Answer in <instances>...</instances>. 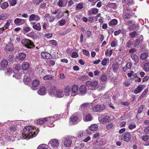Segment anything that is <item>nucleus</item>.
<instances>
[{
  "mask_svg": "<svg viewBox=\"0 0 149 149\" xmlns=\"http://www.w3.org/2000/svg\"><path fill=\"white\" fill-rule=\"evenodd\" d=\"M24 134L25 136L29 139L32 138L36 136L37 133L34 131V128L31 127L27 126L24 129Z\"/></svg>",
  "mask_w": 149,
  "mask_h": 149,
  "instance_id": "nucleus-1",
  "label": "nucleus"
},
{
  "mask_svg": "<svg viewBox=\"0 0 149 149\" xmlns=\"http://www.w3.org/2000/svg\"><path fill=\"white\" fill-rule=\"evenodd\" d=\"M55 117H48L45 118H41L40 119H38L36 121V123L39 124H43L45 123V122L49 120L51 121V123L50 124H48V126L50 127H53V125H52V123L55 120Z\"/></svg>",
  "mask_w": 149,
  "mask_h": 149,
  "instance_id": "nucleus-2",
  "label": "nucleus"
},
{
  "mask_svg": "<svg viewBox=\"0 0 149 149\" xmlns=\"http://www.w3.org/2000/svg\"><path fill=\"white\" fill-rule=\"evenodd\" d=\"M81 117V116L79 113H75L70 116V121L74 124H76L79 121Z\"/></svg>",
  "mask_w": 149,
  "mask_h": 149,
  "instance_id": "nucleus-3",
  "label": "nucleus"
},
{
  "mask_svg": "<svg viewBox=\"0 0 149 149\" xmlns=\"http://www.w3.org/2000/svg\"><path fill=\"white\" fill-rule=\"evenodd\" d=\"M98 83L97 81H95L92 82L89 81L86 83V84L91 90H95L98 88Z\"/></svg>",
  "mask_w": 149,
  "mask_h": 149,
  "instance_id": "nucleus-4",
  "label": "nucleus"
},
{
  "mask_svg": "<svg viewBox=\"0 0 149 149\" xmlns=\"http://www.w3.org/2000/svg\"><path fill=\"white\" fill-rule=\"evenodd\" d=\"M22 44L28 49H31L34 46L33 43L28 39H24L22 41Z\"/></svg>",
  "mask_w": 149,
  "mask_h": 149,
  "instance_id": "nucleus-5",
  "label": "nucleus"
},
{
  "mask_svg": "<svg viewBox=\"0 0 149 149\" xmlns=\"http://www.w3.org/2000/svg\"><path fill=\"white\" fill-rule=\"evenodd\" d=\"M72 137L66 136L63 139V141L64 146L67 147H70L72 143V141L71 139Z\"/></svg>",
  "mask_w": 149,
  "mask_h": 149,
  "instance_id": "nucleus-6",
  "label": "nucleus"
},
{
  "mask_svg": "<svg viewBox=\"0 0 149 149\" xmlns=\"http://www.w3.org/2000/svg\"><path fill=\"white\" fill-rule=\"evenodd\" d=\"M105 108V106L103 104H97L93 107V109L94 111L100 112Z\"/></svg>",
  "mask_w": 149,
  "mask_h": 149,
  "instance_id": "nucleus-7",
  "label": "nucleus"
},
{
  "mask_svg": "<svg viewBox=\"0 0 149 149\" xmlns=\"http://www.w3.org/2000/svg\"><path fill=\"white\" fill-rule=\"evenodd\" d=\"M79 90L78 86L76 84L74 85L71 87V95L74 96L77 94Z\"/></svg>",
  "mask_w": 149,
  "mask_h": 149,
  "instance_id": "nucleus-8",
  "label": "nucleus"
},
{
  "mask_svg": "<svg viewBox=\"0 0 149 149\" xmlns=\"http://www.w3.org/2000/svg\"><path fill=\"white\" fill-rule=\"evenodd\" d=\"M48 146L49 147L55 148L58 146V142L56 139H52L49 141Z\"/></svg>",
  "mask_w": 149,
  "mask_h": 149,
  "instance_id": "nucleus-9",
  "label": "nucleus"
},
{
  "mask_svg": "<svg viewBox=\"0 0 149 149\" xmlns=\"http://www.w3.org/2000/svg\"><path fill=\"white\" fill-rule=\"evenodd\" d=\"M40 17L38 15L32 14L29 16V20L30 22L33 21L38 22L40 20Z\"/></svg>",
  "mask_w": 149,
  "mask_h": 149,
  "instance_id": "nucleus-10",
  "label": "nucleus"
},
{
  "mask_svg": "<svg viewBox=\"0 0 149 149\" xmlns=\"http://www.w3.org/2000/svg\"><path fill=\"white\" fill-rule=\"evenodd\" d=\"M122 135L125 141L128 142L130 141L132 138V136L130 133L128 132H125Z\"/></svg>",
  "mask_w": 149,
  "mask_h": 149,
  "instance_id": "nucleus-11",
  "label": "nucleus"
},
{
  "mask_svg": "<svg viewBox=\"0 0 149 149\" xmlns=\"http://www.w3.org/2000/svg\"><path fill=\"white\" fill-rule=\"evenodd\" d=\"M132 12L130 10H125L124 12L123 18V19H126L130 18L131 17Z\"/></svg>",
  "mask_w": 149,
  "mask_h": 149,
  "instance_id": "nucleus-12",
  "label": "nucleus"
},
{
  "mask_svg": "<svg viewBox=\"0 0 149 149\" xmlns=\"http://www.w3.org/2000/svg\"><path fill=\"white\" fill-rule=\"evenodd\" d=\"M57 88L54 86H52L50 88V90L49 91V95L52 96H54L56 95V93L57 91Z\"/></svg>",
  "mask_w": 149,
  "mask_h": 149,
  "instance_id": "nucleus-13",
  "label": "nucleus"
},
{
  "mask_svg": "<svg viewBox=\"0 0 149 149\" xmlns=\"http://www.w3.org/2000/svg\"><path fill=\"white\" fill-rule=\"evenodd\" d=\"M71 87L69 85L66 86L64 88V92L66 96H69L71 94Z\"/></svg>",
  "mask_w": 149,
  "mask_h": 149,
  "instance_id": "nucleus-14",
  "label": "nucleus"
},
{
  "mask_svg": "<svg viewBox=\"0 0 149 149\" xmlns=\"http://www.w3.org/2000/svg\"><path fill=\"white\" fill-rule=\"evenodd\" d=\"M101 121L103 123L109 122L110 120V118L109 116L102 115L101 116Z\"/></svg>",
  "mask_w": 149,
  "mask_h": 149,
  "instance_id": "nucleus-15",
  "label": "nucleus"
},
{
  "mask_svg": "<svg viewBox=\"0 0 149 149\" xmlns=\"http://www.w3.org/2000/svg\"><path fill=\"white\" fill-rule=\"evenodd\" d=\"M145 85L143 84L139 85L135 89L134 93L135 94H137L140 93L145 87Z\"/></svg>",
  "mask_w": 149,
  "mask_h": 149,
  "instance_id": "nucleus-16",
  "label": "nucleus"
},
{
  "mask_svg": "<svg viewBox=\"0 0 149 149\" xmlns=\"http://www.w3.org/2000/svg\"><path fill=\"white\" fill-rule=\"evenodd\" d=\"M14 22L15 24L17 25H22L25 23V20L17 18L15 19Z\"/></svg>",
  "mask_w": 149,
  "mask_h": 149,
  "instance_id": "nucleus-17",
  "label": "nucleus"
},
{
  "mask_svg": "<svg viewBox=\"0 0 149 149\" xmlns=\"http://www.w3.org/2000/svg\"><path fill=\"white\" fill-rule=\"evenodd\" d=\"M79 90L80 93L82 95H85L87 92V88L85 85H82L80 86Z\"/></svg>",
  "mask_w": 149,
  "mask_h": 149,
  "instance_id": "nucleus-18",
  "label": "nucleus"
},
{
  "mask_svg": "<svg viewBox=\"0 0 149 149\" xmlns=\"http://www.w3.org/2000/svg\"><path fill=\"white\" fill-rule=\"evenodd\" d=\"M46 88L45 87L42 86L41 87L38 91V93L40 95H44L46 94Z\"/></svg>",
  "mask_w": 149,
  "mask_h": 149,
  "instance_id": "nucleus-19",
  "label": "nucleus"
},
{
  "mask_svg": "<svg viewBox=\"0 0 149 149\" xmlns=\"http://www.w3.org/2000/svg\"><path fill=\"white\" fill-rule=\"evenodd\" d=\"M67 3V0H59L58 2V5L60 7H65Z\"/></svg>",
  "mask_w": 149,
  "mask_h": 149,
  "instance_id": "nucleus-20",
  "label": "nucleus"
},
{
  "mask_svg": "<svg viewBox=\"0 0 149 149\" xmlns=\"http://www.w3.org/2000/svg\"><path fill=\"white\" fill-rule=\"evenodd\" d=\"M42 57L44 59H48L52 57V55L46 52H42L41 54Z\"/></svg>",
  "mask_w": 149,
  "mask_h": 149,
  "instance_id": "nucleus-21",
  "label": "nucleus"
},
{
  "mask_svg": "<svg viewBox=\"0 0 149 149\" xmlns=\"http://www.w3.org/2000/svg\"><path fill=\"white\" fill-rule=\"evenodd\" d=\"M90 104L89 103H85L81 104L80 106V109L82 111H84L86 110L87 108L89 107Z\"/></svg>",
  "mask_w": 149,
  "mask_h": 149,
  "instance_id": "nucleus-22",
  "label": "nucleus"
},
{
  "mask_svg": "<svg viewBox=\"0 0 149 149\" xmlns=\"http://www.w3.org/2000/svg\"><path fill=\"white\" fill-rule=\"evenodd\" d=\"M45 17L46 20L49 22H53L54 20V16H50L48 14H46L45 15Z\"/></svg>",
  "mask_w": 149,
  "mask_h": 149,
  "instance_id": "nucleus-23",
  "label": "nucleus"
},
{
  "mask_svg": "<svg viewBox=\"0 0 149 149\" xmlns=\"http://www.w3.org/2000/svg\"><path fill=\"white\" fill-rule=\"evenodd\" d=\"M99 11V10L97 8H92L88 11L89 15H96Z\"/></svg>",
  "mask_w": 149,
  "mask_h": 149,
  "instance_id": "nucleus-24",
  "label": "nucleus"
},
{
  "mask_svg": "<svg viewBox=\"0 0 149 149\" xmlns=\"http://www.w3.org/2000/svg\"><path fill=\"white\" fill-rule=\"evenodd\" d=\"M40 84L39 81L38 79H35L33 80L32 83V88L33 90H34L35 88L38 87ZM36 89H35V90Z\"/></svg>",
  "mask_w": 149,
  "mask_h": 149,
  "instance_id": "nucleus-25",
  "label": "nucleus"
},
{
  "mask_svg": "<svg viewBox=\"0 0 149 149\" xmlns=\"http://www.w3.org/2000/svg\"><path fill=\"white\" fill-rule=\"evenodd\" d=\"M107 6L108 7L111 8L113 9H116L117 8V5L115 3H109L108 4Z\"/></svg>",
  "mask_w": 149,
  "mask_h": 149,
  "instance_id": "nucleus-26",
  "label": "nucleus"
},
{
  "mask_svg": "<svg viewBox=\"0 0 149 149\" xmlns=\"http://www.w3.org/2000/svg\"><path fill=\"white\" fill-rule=\"evenodd\" d=\"M33 28L38 31H40L41 30V27L39 23L36 24L33 26Z\"/></svg>",
  "mask_w": 149,
  "mask_h": 149,
  "instance_id": "nucleus-27",
  "label": "nucleus"
},
{
  "mask_svg": "<svg viewBox=\"0 0 149 149\" xmlns=\"http://www.w3.org/2000/svg\"><path fill=\"white\" fill-rule=\"evenodd\" d=\"M118 23V21L116 19H113L111 20L109 23V26H113L116 25Z\"/></svg>",
  "mask_w": 149,
  "mask_h": 149,
  "instance_id": "nucleus-28",
  "label": "nucleus"
},
{
  "mask_svg": "<svg viewBox=\"0 0 149 149\" xmlns=\"http://www.w3.org/2000/svg\"><path fill=\"white\" fill-rule=\"evenodd\" d=\"M148 91V88H147L145 89L143 92V93H142V94L139 97L138 99L139 100H141L143 99L144 97L146 95Z\"/></svg>",
  "mask_w": 149,
  "mask_h": 149,
  "instance_id": "nucleus-29",
  "label": "nucleus"
},
{
  "mask_svg": "<svg viewBox=\"0 0 149 149\" xmlns=\"http://www.w3.org/2000/svg\"><path fill=\"white\" fill-rule=\"evenodd\" d=\"M56 94L54 96L56 97H61L63 96V92L60 90H57L56 91Z\"/></svg>",
  "mask_w": 149,
  "mask_h": 149,
  "instance_id": "nucleus-30",
  "label": "nucleus"
},
{
  "mask_svg": "<svg viewBox=\"0 0 149 149\" xmlns=\"http://www.w3.org/2000/svg\"><path fill=\"white\" fill-rule=\"evenodd\" d=\"M30 65L28 62L23 63L22 66V68L23 70H26L29 69Z\"/></svg>",
  "mask_w": 149,
  "mask_h": 149,
  "instance_id": "nucleus-31",
  "label": "nucleus"
},
{
  "mask_svg": "<svg viewBox=\"0 0 149 149\" xmlns=\"http://www.w3.org/2000/svg\"><path fill=\"white\" fill-rule=\"evenodd\" d=\"M97 128L98 126L95 124L91 125L89 127L90 130L92 131H94L97 130Z\"/></svg>",
  "mask_w": 149,
  "mask_h": 149,
  "instance_id": "nucleus-32",
  "label": "nucleus"
},
{
  "mask_svg": "<svg viewBox=\"0 0 149 149\" xmlns=\"http://www.w3.org/2000/svg\"><path fill=\"white\" fill-rule=\"evenodd\" d=\"M131 56L133 60L136 62L139 61V59L137 56L134 54L132 53L131 54Z\"/></svg>",
  "mask_w": 149,
  "mask_h": 149,
  "instance_id": "nucleus-33",
  "label": "nucleus"
},
{
  "mask_svg": "<svg viewBox=\"0 0 149 149\" xmlns=\"http://www.w3.org/2000/svg\"><path fill=\"white\" fill-rule=\"evenodd\" d=\"M1 64L3 68L6 67L8 64V62L6 59L3 60L1 61Z\"/></svg>",
  "mask_w": 149,
  "mask_h": 149,
  "instance_id": "nucleus-34",
  "label": "nucleus"
},
{
  "mask_svg": "<svg viewBox=\"0 0 149 149\" xmlns=\"http://www.w3.org/2000/svg\"><path fill=\"white\" fill-rule=\"evenodd\" d=\"M112 68L113 72H116L118 68V65L117 63H114L112 65Z\"/></svg>",
  "mask_w": 149,
  "mask_h": 149,
  "instance_id": "nucleus-35",
  "label": "nucleus"
},
{
  "mask_svg": "<svg viewBox=\"0 0 149 149\" xmlns=\"http://www.w3.org/2000/svg\"><path fill=\"white\" fill-rule=\"evenodd\" d=\"M26 57V54L24 53H20L18 56V58L20 60L24 59Z\"/></svg>",
  "mask_w": 149,
  "mask_h": 149,
  "instance_id": "nucleus-36",
  "label": "nucleus"
},
{
  "mask_svg": "<svg viewBox=\"0 0 149 149\" xmlns=\"http://www.w3.org/2000/svg\"><path fill=\"white\" fill-rule=\"evenodd\" d=\"M6 49L8 51H11L13 49V46L12 45H8L5 47Z\"/></svg>",
  "mask_w": 149,
  "mask_h": 149,
  "instance_id": "nucleus-37",
  "label": "nucleus"
},
{
  "mask_svg": "<svg viewBox=\"0 0 149 149\" xmlns=\"http://www.w3.org/2000/svg\"><path fill=\"white\" fill-rule=\"evenodd\" d=\"M143 69L146 72L149 71V63H146L143 66Z\"/></svg>",
  "mask_w": 149,
  "mask_h": 149,
  "instance_id": "nucleus-38",
  "label": "nucleus"
},
{
  "mask_svg": "<svg viewBox=\"0 0 149 149\" xmlns=\"http://www.w3.org/2000/svg\"><path fill=\"white\" fill-rule=\"evenodd\" d=\"M109 60L108 58H104L102 61L101 64L104 66L106 65L107 63H109Z\"/></svg>",
  "mask_w": 149,
  "mask_h": 149,
  "instance_id": "nucleus-39",
  "label": "nucleus"
},
{
  "mask_svg": "<svg viewBox=\"0 0 149 149\" xmlns=\"http://www.w3.org/2000/svg\"><path fill=\"white\" fill-rule=\"evenodd\" d=\"M142 139L144 141H146L147 140H148L147 145H149V137L148 135L144 136L142 137Z\"/></svg>",
  "mask_w": 149,
  "mask_h": 149,
  "instance_id": "nucleus-40",
  "label": "nucleus"
},
{
  "mask_svg": "<svg viewBox=\"0 0 149 149\" xmlns=\"http://www.w3.org/2000/svg\"><path fill=\"white\" fill-rule=\"evenodd\" d=\"M47 63L50 66H53L55 64V62L53 60H49L47 61Z\"/></svg>",
  "mask_w": 149,
  "mask_h": 149,
  "instance_id": "nucleus-41",
  "label": "nucleus"
},
{
  "mask_svg": "<svg viewBox=\"0 0 149 149\" xmlns=\"http://www.w3.org/2000/svg\"><path fill=\"white\" fill-rule=\"evenodd\" d=\"M148 56V54L146 53H143L140 56V58L142 60H144L146 59Z\"/></svg>",
  "mask_w": 149,
  "mask_h": 149,
  "instance_id": "nucleus-42",
  "label": "nucleus"
},
{
  "mask_svg": "<svg viewBox=\"0 0 149 149\" xmlns=\"http://www.w3.org/2000/svg\"><path fill=\"white\" fill-rule=\"evenodd\" d=\"M84 120L86 121H91L92 120V117L90 114H88L86 115Z\"/></svg>",
  "mask_w": 149,
  "mask_h": 149,
  "instance_id": "nucleus-43",
  "label": "nucleus"
},
{
  "mask_svg": "<svg viewBox=\"0 0 149 149\" xmlns=\"http://www.w3.org/2000/svg\"><path fill=\"white\" fill-rule=\"evenodd\" d=\"M140 43V42L139 40L136 39L135 40L133 43V45L134 47H136Z\"/></svg>",
  "mask_w": 149,
  "mask_h": 149,
  "instance_id": "nucleus-44",
  "label": "nucleus"
},
{
  "mask_svg": "<svg viewBox=\"0 0 149 149\" xmlns=\"http://www.w3.org/2000/svg\"><path fill=\"white\" fill-rule=\"evenodd\" d=\"M83 7V4L82 3H80L77 5L76 7V10L81 9Z\"/></svg>",
  "mask_w": 149,
  "mask_h": 149,
  "instance_id": "nucleus-45",
  "label": "nucleus"
},
{
  "mask_svg": "<svg viewBox=\"0 0 149 149\" xmlns=\"http://www.w3.org/2000/svg\"><path fill=\"white\" fill-rule=\"evenodd\" d=\"M8 2H3L1 6V8L2 9H5L8 6Z\"/></svg>",
  "mask_w": 149,
  "mask_h": 149,
  "instance_id": "nucleus-46",
  "label": "nucleus"
},
{
  "mask_svg": "<svg viewBox=\"0 0 149 149\" xmlns=\"http://www.w3.org/2000/svg\"><path fill=\"white\" fill-rule=\"evenodd\" d=\"M136 27V24H133L130 25L128 27V29L131 30H134Z\"/></svg>",
  "mask_w": 149,
  "mask_h": 149,
  "instance_id": "nucleus-47",
  "label": "nucleus"
},
{
  "mask_svg": "<svg viewBox=\"0 0 149 149\" xmlns=\"http://www.w3.org/2000/svg\"><path fill=\"white\" fill-rule=\"evenodd\" d=\"M24 82L26 83H30L31 82V77H26V78H24Z\"/></svg>",
  "mask_w": 149,
  "mask_h": 149,
  "instance_id": "nucleus-48",
  "label": "nucleus"
},
{
  "mask_svg": "<svg viewBox=\"0 0 149 149\" xmlns=\"http://www.w3.org/2000/svg\"><path fill=\"white\" fill-rule=\"evenodd\" d=\"M117 41L116 40L113 41L111 43V46L112 47H114L116 46L117 44Z\"/></svg>",
  "mask_w": 149,
  "mask_h": 149,
  "instance_id": "nucleus-49",
  "label": "nucleus"
},
{
  "mask_svg": "<svg viewBox=\"0 0 149 149\" xmlns=\"http://www.w3.org/2000/svg\"><path fill=\"white\" fill-rule=\"evenodd\" d=\"M79 55L77 53L75 52H73L72 54L71 57L72 58H77L78 57Z\"/></svg>",
  "mask_w": 149,
  "mask_h": 149,
  "instance_id": "nucleus-50",
  "label": "nucleus"
},
{
  "mask_svg": "<svg viewBox=\"0 0 149 149\" xmlns=\"http://www.w3.org/2000/svg\"><path fill=\"white\" fill-rule=\"evenodd\" d=\"M137 33L135 31H134L130 34V36L131 38H132L134 37L137 35Z\"/></svg>",
  "mask_w": 149,
  "mask_h": 149,
  "instance_id": "nucleus-51",
  "label": "nucleus"
},
{
  "mask_svg": "<svg viewBox=\"0 0 149 149\" xmlns=\"http://www.w3.org/2000/svg\"><path fill=\"white\" fill-rule=\"evenodd\" d=\"M136 127V125L135 124H130L128 126V128L130 130H132L135 128Z\"/></svg>",
  "mask_w": 149,
  "mask_h": 149,
  "instance_id": "nucleus-52",
  "label": "nucleus"
},
{
  "mask_svg": "<svg viewBox=\"0 0 149 149\" xmlns=\"http://www.w3.org/2000/svg\"><path fill=\"white\" fill-rule=\"evenodd\" d=\"M58 23H59V25L61 26H62L65 23V20L62 19L59 21Z\"/></svg>",
  "mask_w": 149,
  "mask_h": 149,
  "instance_id": "nucleus-53",
  "label": "nucleus"
},
{
  "mask_svg": "<svg viewBox=\"0 0 149 149\" xmlns=\"http://www.w3.org/2000/svg\"><path fill=\"white\" fill-rule=\"evenodd\" d=\"M49 44L53 45L56 46L57 44V42L55 40H52L50 41Z\"/></svg>",
  "mask_w": 149,
  "mask_h": 149,
  "instance_id": "nucleus-54",
  "label": "nucleus"
},
{
  "mask_svg": "<svg viewBox=\"0 0 149 149\" xmlns=\"http://www.w3.org/2000/svg\"><path fill=\"white\" fill-rule=\"evenodd\" d=\"M52 78V77L51 75H48L45 76L43 77L44 80L51 79Z\"/></svg>",
  "mask_w": 149,
  "mask_h": 149,
  "instance_id": "nucleus-55",
  "label": "nucleus"
},
{
  "mask_svg": "<svg viewBox=\"0 0 149 149\" xmlns=\"http://www.w3.org/2000/svg\"><path fill=\"white\" fill-rule=\"evenodd\" d=\"M17 3L16 0H10L9 3L12 6L15 5Z\"/></svg>",
  "mask_w": 149,
  "mask_h": 149,
  "instance_id": "nucleus-56",
  "label": "nucleus"
},
{
  "mask_svg": "<svg viewBox=\"0 0 149 149\" xmlns=\"http://www.w3.org/2000/svg\"><path fill=\"white\" fill-rule=\"evenodd\" d=\"M82 52L83 53L87 56H90V54L89 52L86 50L83 49L82 50Z\"/></svg>",
  "mask_w": 149,
  "mask_h": 149,
  "instance_id": "nucleus-57",
  "label": "nucleus"
},
{
  "mask_svg": "<svg viewBox=\"0 0 149 149\" xmlns=\"http://www.w3.org/2000/svg\"><path fill=\"white\" fill-rule=\"evenodd\" d=\"M7 15L5 14H2L0 15V20H3L7 17Z\"/></svg>",
  "mask_w": 149,
  "mask_h": 149,
  "instance_id": "nucleus-58",
  "label": "nucleus"
},
{
  "mask_svg": "<svg viewBox=\"0 0 149 149\" xmlns=\"http://www.w3.org/2000/svg\"><path fill=\"white\" fill-rule=\"evenodd\" d=\"M84 136L83 132L82 131H80L77 134V136L78 138L83 137Z\"/></svg>",
  "mask_w": 149,
  "mask_h": 149,
  "instance_id": "nucleus-59",
  "label": "nucleus"
},
{
  "mask_svg": "<svg viewBox=\"0 0 149 149\" xmlns=\"http://www.w3.org/2000/svg\"><path fill=\"white\" fill-rule=\"evenodd\" d=\"M132 45V42L130 40H129L126 44L127 46L129 48L131 47Z\"/></svg>",
  "mask_w": 149,
  "mask_h": 149,
  "instance_id": "nucleus-60",
  "label": "nucleus"
},
{
  "mask_svg": "<svg viewBox=\"0 0 149 149\" xmlns=\"http://www.w3.org/2000/svg\"><path fill=\"white\" fill-rule=\"evenodd\" d=\"M14 68L15 70L17 71H19L21 68V66L19 64L16 65Z\"/></svg>",
  "mask_w": 149,
  "mask_h": 149,
  "instance_id": "nucleus-61",
  "label": "nucleus"
},
{
  "mask_svg": "<svg viewBox=\"0 0 149 149\" xmlns=\"http://www.w3.org/2000/svg\"><path fill=\"white\" fill-rule=\"evenodd\" d=\"M74 0H69L68 2V5L69 6H71L74 3Z\"/></svg>",
  "mask_w": 149,
  "mask_h": 149,
  "instance_id": "nucleus-62",
  "label": "nucleus"
},
{
  "mask_svg": "<svg viewBox=\"0 0 149 149\" xmlns=\"http://www.w3.org/2000/svg\"><path fill=\"white\" fill-rule=\"evenodd\" d=\"M112 127V124L111 123H109L107 125L106 129L107 130H109L111 129Z\"/></svg>",
  "mask_w": 149,
  "mask_h": 149,
  "instance_id": "nucleus-63",
  "label": "nucleus"
},
{
  "mask_svg": "<svg viewBox=\"0 0 149 149\" xmlns=\"http://www.w3.org/2000/svg\"><path fill=\"white\" fill-rule=\"evenodd\" d=\"M144 132L146 133L149 134V126L145 127Z\"/></svg>",
  "mask_w": 149,
  "mask_h": 149,
  "instance_id": "nucleus-64",
  "label": "nucleus"
}]
</instances>
